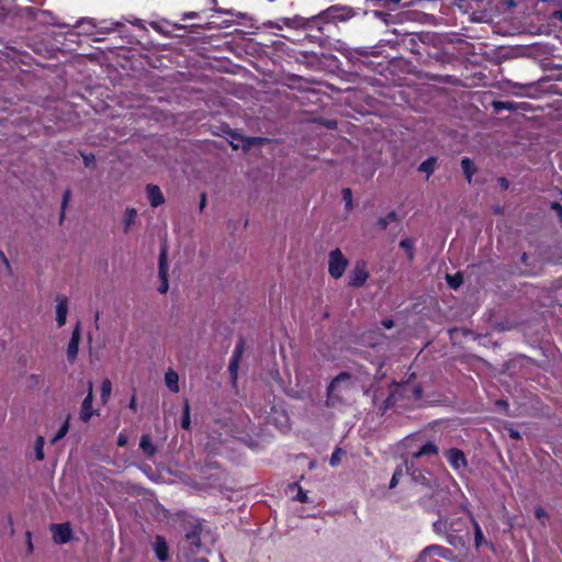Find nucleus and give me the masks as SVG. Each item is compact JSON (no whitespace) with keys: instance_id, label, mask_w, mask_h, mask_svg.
Listing matches in <instances>:
<instances>
[{"instance_id":"f03ea898","label":"nucleus","mask_w":562,"mask_h":562,"mask_svg":"<svg viewBox=\"0 0 562 562\" xmlns=\"http://www.w3.org/2000/svg\"><path fill=\"white\" fill-rule=\"evenodd\" d=\"M423 458L430 463L438 459V448L434 442H426L413 454L411 461L405 463V468L416 483L431 487L435 482L434 475L429 470H422L419 468Z\"/></svg>"},{"instance_id":"69168bd1","label":"nucleus","mask_w":562,"mask_h":562,"mask_svg":"<svg viewBox=\"0 0 562 562\" xmlns=\"http://www.w3.org/2000/svg\"><path fill=\"white\" fill-rule=\"evenodd\" d=\"M526 258H527V255H526V254H524V255H522V260L525 261V260H526Z\"/></svg>"},{"instance_id":"2f4dec72","label":"nucleus","mask_w":562,"mask_h":562,"mask_svg":"<svg viewBox=\"0 0 562 562\" xmlns=\"http://www.w3.org/2000/svg\"><path fill=\"white\" fill-rule=\"evenodd\" d=\"M150 26L158 33L160 34H164L166 36L170 35L171 31L169 29L166 27V22H158V21H153L149 23Z\"/></svg>"},{"instance_id":"5701e85b","label":"nucleus","mask_w":562,"mask_h":562,"mask_svg":"<svg viewBox=\"0 0 562 562\" xmlns=\"http://www.w3.org/2000/svg\"><path fill=\"white\" fill-rule=\"evenodd\" d=\"M493 108L496 112H499L502 110L516 111L517 109H519V104L514 101H494Z\"/></svg>"},{"instance_id":"412c9836","label":"nucleus","mask_w":562,"mask_h":562,"mask_svg":"<svg viewBox=\"0 0 562 562\" xmlns=\"http://www.w3.org/2000/svg\"><path fill=\"white\" fill-rule=\"evenodd\" d=\"M178 382H179V375L176 371L173 370H168L165 374V383H166V386L173 393H178L179 392V385H178Z\"/></svg>"},{"instance_id":"0eeeda50","label":"nucleus","mask_w":562,"mask_h":562,"mask_svg":"<svg viewBox=\"0 0 562 562\" xmlns=\"http://www.w3.org/2000/svg\"><path fill=\"white\" fill-rule=\"evenodd\" d=\"M430 555H437L439 558H442L443 560L456 562L453 552L450 549L439 544H431L426 547L419 555V561H424L426 560L427 557Z\"/></svg>"},{"instance_id":"bb28decb","label":"nucleus","mask_w":562,"mask_h":562,"mask_svg":"<svg viewBox=\"0 0 562 562\" xmlns=\"http://www.w3.org/2000/svg\"><path fill=\"white\" fill-rule=\"evenodd\" d=\"M187 540L194 547L200 548V528L194 527L193 530L186 535Z\"/></svg>"},{"instance_id":"a18cd8bd","label":"nucleus","mask_w":562,"mask_h":562,"mask_svg":"<svg viewBox=\"0 0 562 562\" xmlns=\"http://www.w3.org/2000/svg\"><path fill=\"white\" fill-rule=\"evenodd\" d=\"M128 438L125 434L121 432L117 437V445L120 447H125L127 445Z\"/></svg>"},{"instance_id":"f3484780","label":"nucleus","mask_w":562,"mask_h":562,"mask_svg":"<svg viewBox=\"0 0 562 562\" xmlns=\"http://www.w3.org/2000/svg\"><path fill=\"white\" fill-rule=\"evenodd\" d=\"M154 551L159 561H166L169 558V548L166 540L157 536L154 541Z\"/></svg>"},{"instance_id":"de8ad7c7","label":"nucleus","mask_w":562,"mask_h":562,"mask_svg":"<svg viewBox=\"0 0 562 562\" xmlns=\"http://www.w3.org/2000/svg\"><path fill=\"white\" fill-rule=\"evenodd\" d=\"M83 160H85L86 167H91L93 165V162H94V157L92 155L85 156Z\"/></svg>"},{"instance_id":"7ed1b4c3","label":"nucleus","mask_w":562,"mask_h":562,"mask_svg":"<svg viewBox=\"0 0 562 562\" xmlns=\"http://www.w3.org/2000/svg\"><path fill=\"white\" fill-rule=\"evenodd\" d=\"M356 384L352 376L342 372L336 376L327 389L326 404L336 407L341 404H348L356 394Z\"/></svg>"},{"instance_id":"4c0bfd02","label":"nucleus","mask_w":562,"mask_h":562,"mask_svg":"<svg viewBox=\"0 0 562 562\" xmlns=\"http://www.w3.org/2000/svg\"><path fill=\"white\" fill-rule=\"evenodd\" d=\"M341 454H342V450L341 449H336L333 452V454L330 457V460H329V463H330L331 467H336L340 462Z\"/></svg>"},{"instance_id":"c9c22d12","label":"nucleus","mask_w":562,"mask_h":562,"mask_svg":"<svg viewBox=\"0 0 562 562\" xmlns=\"http://www.w3.org/2000/svg\"><path fill=\"white\" fill-rule=\"evenodd\" d=\"M402 475H403V469L402 468H397L395 470V472L393 473V475H392V479H391V482H390V488H394L398 484L400 477Z\"/></svg>"},{"instance_id":"4d7b16f0","label":"nucleus","mask_w":562,"mask_h":562,"mask_svg":"<svg viewBox=\"0 0 562 562\" xmlns=\"http://www.w3.org/2000/svg\"><path fill=\"white\" fill-rule=\"evenodd\" d=\"M383 325H384V327H386V328H392V327H393V321H390V319H389V321H384V322H383Z\"/></svg>"},{"instance_id":"f8f14e48","label":"nucleus","mask_w":562,"mask_h":562,"mask_svg":"<svg viewBox=\"0 0 562 562\" xmlns=\"http://www.w3.org/2000/svg\"><path fill=\"white\" fill-rule=\"evenodd\" d=\"M81 338L80 325L77 324L72 330L68 347H67V359L72 362L77 358L79 351V342Z\"/></svg>"},{"instance_id":"3c124183","label":"nucleus","mask_w":562,"mask_h":562,"mask_svg":"<svg viewBox=\"0 0 562 562\" xmlns=\"http://www.w3.org/2000/svg\"><path fill=\"white\" fill-rule=\"evenodd\" d=\"M373 14H374V16H376L378 19H381V20H383L384 22H386V16H387V14H386V13H384V12H382V11H378V10H376V11H374V12H373Z\"/></svg>"},{"instance_id":"a211bd4d","label":"nucleus","mask_w":562,"mask_h":562,"mask_svg":"<svg viewBox=\"0 0 562 562\" xmlns=\"http://www.w3.org/2000/svg\"><path fill=\"white\" fill-rule=\"evenodd\" d=\"M75 27H79L85 35H94L97 31V22L90 18H83L75 24Z\"/></svg>"},{"instance_id":"e2e57ef3","label":"nucleus","mask_w":562,"mask_h":562,"mask_svg":"<svg viewBox=\"0 0 562 562\" xmlns=\"http://www.w3.org/2000/svg\"><path fill=\"white\" fill-rule=\"evenodd\" d=\"M501 182H502V186H503V187L507 188V186H508V184H507L506 179L502 178V179H501Z\"/></svg>"},{"instance_id":"b1692460","label":"nucleus","mask_w":562,"mask_h":562,"mask_svg":"<svg viewBox=\"0 0 562 562\" xmlns=\"http://www.w3.org/2000/svg\"><path fill=\"white\" fill-rule=\"evenodd\" d=\"M461 167H462V170H463L468 181L471 182L472 176L475 171L474 164L472 162V160L470 158H463L461 160Z\"/></svg>"},{"instance_id":"9b49d317","label":"nucleus","mask_w":562,"mask_h":562,"mask_svg":"<svg viewBox=\"0 0 562 562\" xmlns=\"http://www.w3.org/2000/svg\"><path fill=\"white\" fill-rule=\"evenodd\" d=\"M368 271L363 262H357L349 274V284L352 286H361L368 279Z\"/></svg>"},{"instance_id":"c756f323","label":"nucleus","mask_w":562,"mask_h":562,"mask_svg":"<svg viewBox=\"0 0 562 562\" xmlns=\"http://www.w3.org/2000/svg\"><path fill=\"white\" fill-rule=\"evenodd\" d=\"M400 389H401L400 384H397V383L392 384L391 393H390L389 397L383 402V411H386L395 402L394 394Z\"/></svg>"},{"instance_id":"c03bdc74","label":"nucleus","mask_w":562,"mask_h":562,"mask_svg":"<svg viewBox=\"0 0 562 562\" xmlns=\"http://www.w3.org/2000/svg\"><path fill=\"white\" fill-rule=\"evenodd\" d=\"M535 515H536L537 519H539V520H542L547 517L546 510L540 506L536 507Z\"/></svg>"},{"instance_id":"bf43d9fd","label":"nucleus","mask_w":562,"mask_h":562,"mask_svg":"<svg viewBox=\"0 0 562 562\" xmlns=\"http://www.w3.org/2000/svg\"><path fill=\"white\" fill-rule=\"evenodd\" d=\"M215 27H216V26H215L214 22H209V23L206 24V27H205V29H207V30H213V29H215Z\"/></svg>"},{"instance_id":"473e14b6","label":"nucleus","mask_w":562,"mask_h":562,"mask_svg":"<svg viewBox=\"0 0 562 562\" xmlns=\"http://www.w3.org/2000/svg\"><path fill=\"white\" fill-rule=\"evenodd\" d=\"M396 220V214L394 212L389 213L385 217H381L378 221V226L381 229H385L387 225Z\"/></svg>"},{"instance_id":"49530a36","label":"nucleus","mask_w":562,"mask_h":562,"mask_svg":"<svg viewBox=\"0 0 562 562\" xmlns=\"http://www.w3.org/2000/svg\"><path fill=\"white\" fill-rule=\"evenodd\" d=\"M552 19L562 23V8L552 12Z\"/></svg>"},{"instance_id":"052dcab7","label":"nucleus","mask_w":562,"mask_h":562,"mask_svg":"<svg viewBox=\"0 0 562 562\" xmlns=\"http://www.w3.org/2000/svg\"><path fill=\"white\" fill-rule=\"evenodd\" d=\"M231 25H232V23L229 21H223V24H222L223 27H229Z\"/></svg>"},{"instance_id":"5fc2aeb1","label":"nucleus","mask_w":562,"mask_h":562,"mask_svg":"<svg viewBox=\"0 0 562 562\" xmlns=\"http://www.w3.org/2000/svg\"><path fill=\"white\" fill-rule=\"evenodd\" d=\"M496 405L502 407V408H504V409H506L508 407V404L506 402H504V401H497Z\"/></svg>"},{"instance_id":"09e8293b","label":"nucleus","mask_w":562,"mask_h":562,"mask_svg":"<svg viewBox=\"0 0 562 562\" xmlns=\"http://www.w3.org/2000/svg\"><path fill=\"white\" fill-rule=\"evenodd\" d=\"M509 436L515 440H519L521 438L519 431L513 428L509 429Z\"/></svg>"},{"instance_id":"6e6552de","label":"nucleus","mask_w":562,"mask_h":562,"mask_svg":"<svg viewBox=\"0 0 562 562\" xmlns=\"http://www.w3.org/2000/svg\"><path fill=\"white\" fill-rule=\"evenodd\" d=\"M53 540L57 544H65L70 541L72 537V529L68 522L52 525Z\"/></svg>"},{"instance_id":"423d86ee","label":"nucleus","mask_w":562,"mask_h":562,"mask_svg":"<svg viewBox=\"0 0 562 562\" xmlns=\"http://www.w3.org/2000/svg\"><path fill=\"white\" fill-rule=\"evenodd\" d=\"M347 263V259L339 249L329 252L328 271L333 278L339 279L344 274Z\"/></svg>"},{"instance_id":"39448f33","label":"nucleus","mask_w":562,"mask_h":562,"mask_svg":"<svg viewBox=\"0 0 562 562\" xmlns=\"http://www.w3.org/2000/svg\"><path fill=\"white\" fill-rule=\"evenodd\" d=\"M22 13L30 16L32 20L38 22L40 24L56 25L59 27L69 26V24L59 23L57 21V18L52 12L46 10H38L32 7H25Z\"/></svg>"},{"instance_id":"e433bc0d","label":"nucleus","mask_w":562,"mask_h":562,"mask_svg":"<svg viewBox=\"0 0 562 562\" xmlns=\"http://www.w3.org/2000/svg\"><path fill=\"white\" fill-rule=\"evenodd\" d=\"M342 199L346 203V207L350 209L352 206V192L350 189H344L342 190Z\"/></svg>"},{"instance_id":"79ce46f5","label":"nucleus","mask_w":562,"mask_h":562,"mask_svg":"<svg viewBox=\"0 0 562 562\" xmlns=\"http://www.w3.org/2000/svg\"><path fill=\"white\" fill-rule=\"evenodd\" d=\"M236 16L240 18V19H244V20H249L250 23H249V26L250 27H254L256 30H259V26H257L254 21H252V18L248 16L246 13H241V12H238L235 14Z\"/></svg>"},{"instance_id":"a878e982","label":"nucleus","mask_w":562,"mask_h":562,"mask_svg":"<svg viewBox=\"0 0 562 562\" xmlns=\"http://www.w3.org/2000/svg\"><path fill=\"white\" fill-rule=\"evenodd\" d=\"M436 166V158L430 157L423 161L418 168L420 172L427 173V176H430L435 171Z\"/></svg>"},{"instance_id":"f704fd0d","label":"nucleus","mask_w":562,"mask_h":562,"mask_svg":"<svg viewBox=\"0 0 562 562\" xmlns=\"http://www.w3.org/2000/svg\"><path fill=\"white\" fill-rule=\"evenodd\" d=\"M447 282L452 289H457L462 283V278L459 274L450 276L447 274Z\"/></svg>"},{"instance_id":"c85d7f7f","label":"nucleus","mask_w":562,"mask_h":562,"mask_svg":"<svg viewBox=\"0 0 562 562\" xmlns=\"http://www.w3.org/2000/svg\"><path fill=\"white\" fill-rule=\"evenodd\" d=\"M190 424H191L190 406H189V403L186 402L184 403V407H183V414H182V417H181V427L183 429H189L190 428Z\"/></svg>"},{"instance_id":"37998d69","label":"nucleus","mask_w":562,"mask_h":562,"mask_svg":"<svg viewBox=\"0 0 562 562\" xmlns=\"http://www.w3.org/2000/svg\"><path fill=\"white\" fill-rule=\"evenodd\" d=\"M243 349H244V342H243V340H240L235 348L233 358H237L239 360V358L243 353Z\"/></svg>"},{"instance_id":"1a4fd4ad","label":"nucleus","mask_w":562,"mask_h":562,"mask_svg":"<svg viewBox=\"0 0 562 562\" xmlns=\"http://www.w3.org/2000/svg\"><path fill=\"white\" fill-rule=\"evenodd\" d=\"M87 387H88V394L87 396L85 397V400L82 401L81 403V409H80V419L85 423L89 422L91 419V417L97 414V412H94L92 409V402H93V384H92V381H88L87 382Z\"/></svg>"},{"instance_id":"cd10ccee","label":"nucleus","mask_w":562,"mask_h":562,"mask_svg":"<svg viewBox=\"0 0 562 562\" xmlns=\"http://www.w3.org/2000/svg\"><path fill=\"white\" fill-rule=\"evenodd\" d=\"M111 392H112V384L110 382V380L105 379L102 384H101V401L103 404H105L110 396H111Z\"/></svg>"},{"instance_id":"603ef678","label":"nucleus","mask_w":562,"mask_h":562,"mask_svg":"<svg viewBox=\"0 0 562 562\" xmlns=\"http://www.w3.org/2000/svg\"><path fill=\"white\" fill-rule=\"evenodd\" d=\"M552 209L555 210L558 215L562 218V206L559 203H552Z\"/></svg>"},{"instance_id":"4be33fe9","label":"nucleus","mask_w":562,"mask_h":562,"mask_svg":"<svg viewBox=\"0 0 562 562\" xmlns=\"http://www.w3.org/2000/svg\"><path fill=\"white\" fill-rule=\"evenodd\" d=\"M137 217V211L134 207H127L124 212L123 223H124V232L127 233L131 229V226L135 223Z\"/></svg>"},{"instance_id":"864d4df0","label":"nucleus","mask_w":562,"mask_h":562,"mask_svg":"<svg viewBox=\"0 0 562 562\" xmlns=\"http://www.w3.org/2000/svg\"><path fill=\"white\" fill-rule=\"evenodd\" d=\"M133 23H134V25H136L138 29H140V30H146L145 24H144V21H142V20H135V22H133Z\"/></svg>"},{"instance_id":"393cba45","label":"nucleus","mask_w":562,"mask_h":562,"mask_svg":"<svg viewBox=\"0 0 562 562\" xmlns=\"http://www.w3.org/2000/svg\"><path fill=\"white\" fill-rule=\"evenodd\" d=\"M69 422H70V415H68L66 417L64 424L61 425V427L59 428L57 434L52 438V440H50L52 445L56 443L57 441H59L67 435V432L69 430Z\"/></svg>"},{"instance_id":"aec40b11","label":"nucleus","mask_w":562,"mask_h":562,"mask_svg":"<svg viewBox=\"0 0 562 562\" xmlns=\"http://www.w3.org/2000/svg\"><path fill=\"white\" fill-rule=\"evenodd\" d=\"M139 448L148 458H153L157 452V449L155 445L151 442V439L148 435L142 436L139 441Z\"/></svg>"},{"instance_id":"58836bf2","label":"nucleus","mask_w":562,"mask_h":562,"mask_svg":"<svg viewBox=\"0 0 562 562\" xmlns=\"http://www.w3.org/2000/svg\"><path fill=\"white\" fill-rule=\"evenodd\" d=\"M238 359L237 358H232L231 360V363H229V372H231V375L233 379H236L237 378V372H238Z\"/></svg>"},{"instance_id":"6e6d98bb","label":"nucleus","mask_w":562,"mask_h":562,"mask_svg":"<svg viewBox=\"0 0 562 562\" xmlns=\"http://www.w3.org/2000/svg\"><path fill=\"white\" fill-rule=\"evenodd\" d=\"M196 15L195 12H189L183 15V20L193 19Z\"/></svg>"},{"instance_id":"20e7f679","label":"nucleus","mask_w":562,"mask_h":562,"mask_svg":"<svg viewBox=\"0 0 562 562\" xmlns=\"http://www.w3.org/2000/svg\"><path fill=\"white\" fill-rule=\"evenodd\" d=\"M462 520L459 518H449L440 516L438 520L434 522V530L437 533L447 535V541L456 546L460 538L451 532H459L462 529Z\"/></svg>"},{"instance_id":"72a5a7b5","label":"nucleus","mask_w":562,"mask_h":562,"mask_svg":"<svg viewBox=\"0 0 562 562\" xmlns=\"http://www.w3.org/2000/svg\"><path fill=\"white\" fill-rule=\"evenodd\" d=\"M400 247L403 248L405 251H407L408 258H413V248H414V241L411 238H405L401 240Z\"/></svg>"},{"instance_id":"0e129e2a","label":"nucleus","mask_w":562,"mask_h":562,"mask_svg":"<svg viewBox=\"0 0 562 562\" xmlns=\"http://www.w3.org/2000/svg\"><path fill=\"white\" fill-rule=\"evenodd\" d=\"M0 255H1V257H2V259H3V261H4V263L9 267V261H8V259L5 258V256H4L2 252H1Z\"/></svg>"},{"instance_id":"13d9d810","label":"nucleus","mask_w":562,"mask_h":562,"mask_svg":"<svg viewBox=\"0 0 562 562\" xmlns=\"http://www.w3.org/2000/svg\"><path fill=\"white\" fill-rule=\"evenodd\" d=\"M29 549L32 550L31 532H26Z\"/></svg>"},{"instance_id":"680f3d73","label":"nucleus","mask_w":562,"mask_h":562,"mask_svg":"<svg viewBox=\"0 0 562 562\" xmlns=\"http://www.w3.org/2000/svg\"><path fill=\"white\" fill-rule=\"evenodd\" d=\"M205 205V196L203 195L202 201L200 203V209L202 210Z\"/></svg>"},{"instance_id":"6ab92c4d","label":"nucleus","mask_w":562,"mask_h":562,"mask_svg":"<svg viewBox=\"0 0 562 562\" xmlns=\"http://www.w3.org/2000/svg\"><path fill=\"white\" fill-rule=\"evenodd\" d=\"M122 23L116 21H101L97 23L95 34H108L117 31Z\"/></svg>"},{"instance_id":"a19ab883","label":"nucleus","mask_w":562,"mask_h":562,"mask_svg":"<svg viewBox=\"0 0 562 562\" xmlns=\"http://www.w3.org/2000/svg\"><path fill=\"white\" fill-rule=\"evenodd\" d=\"M295 499H297L301 503H306L308 501V496L306 492H304L301 487L297 488V495L295 496Z\"/></svg>"},{"instance_id":"f257e3e1","label":"nucleus","mask_w":562,"mask_h":562,"mask_svg":"<svg viewBox=\"0 0 562 562\" xmlns=\"http://www.w3.org/2000/svg\"><path fill=\"white\" fill-rule=\"evenodd\" d=\"M357 11L350 7L346 5H331L326 10L322 11L319 14L303 18L300 15H294L292 18H281L278 21H266L262 23L263 27H271L277 30H282L283 27L289 29H304L312 30L316 29L318 31H324V25L328 23H337V22H347L351 18L356 15Z\"/></svg>"},{"instance_id":"ea45409f","label":"nucleus","mask_w":562,"mask_h":562,"mask_svg":"<svg viewBox=\"0 0 562 562\" xmlns=\"http://www.w3.org/2000/svg\"><path fill=\"white\" fill-rule=\"evenodd\" d=\"M70 198H71V191L66 190L63 195V202H61V217L64 216L65 209H66L67 203L69 202Z\"/></svg>"},{"instance_id":"2eb2a0df","label":"nucleus","mask_w":562,"mask_h":562,"mask_svg":"<svg viewBox=\"0 0 562 562\" xmlns=\"http://www.w3.org/2000/svg\"><path fill=\"white\" fill-rule=\"evenodd\" d=\"M146 192L151 207H157L165 203L164 194L158 186L148 184Z\"/></svg>"},{"instance_id":"8fccbe9b","label":"nucleus","mask_w":562,"mask_h":562,"mask_svg":"<svg viewBox=\"0 0 562 562\" xmlns=\"http://www.w3.org/2000/svg\"><path fill=\"white\" fill-rule=\"evenodd\" d=\"M128 407L130 409H132L133 412H136L137 411V403H136V397L135 395L132 396V400L128 404Z\"/></svg>"},{"instance_id":"9d476101","label":"nucleus","mask_w":562,"mask_h":562,"mask_svg":"<svg viewBox=\"0 0 562 562\" xmlns=\"http://www.w3.org/2000/svg\"><path fill=\"white\" fill-rule=\"evenodd\" d=\"M159 279L160 285L158 286V291L161 294L167 293L168 285V265H167V247L164 246L159 256Z\"/></svg>"},{"instance_id":"ddd939ff","label":"nucleus","mask_w":562,"mask_h":562,"mask_svg":"<svg viewBox=\"0 0 562 562\" xmlns=\"http://www.w3.org/2000/svg\"><path fill=\"white\" fill-rule=\"evenodd\" d=\"M68 299L65 295L56 296V322L58 327H63L67 321Z\"/></svg>"},{"instance_id":"4468645a","label":"nucleus","mask_w":562,"mask_h":562,"mask_svg":"<svg viewBox=\"0 0 562 562\" xmlns=\"http://www.w3.org/2000/svg\"><path fill=\"white\" fill-rule=\"evenodd\" d=\"M446 458L449 464L457 471H460L467 467L465 457L459 449H449L446 452Z\"/></svg>"},{"instance_id":"dca6fc26","label":"nucleus","mask_w":562,"mask_h":562,"mask_svg":"<svg viewBox=\"0 0 562 562\" xmlns=\"http://www.w3.org/2000/svg\"><path fill=\"white\" fill-rule=\"evenodd\" d=\"M471 521L474 528V546L475 549L479 550L483 544L488 547L492 551H495V546L492 542L485 540L483 531L479 525V522L471 517Z\"/></svg>"},{"instance_id":"7c9ffc66","label":"nucleus","mask_w":562,"mask_h":562,"mask_svg":"<svg viewBox=\"0 0 562 562\" xmlns=\"http://www.w3.org/2000/svg\"><path fill=\"white\" fill-rule=\"evenodd\" d=\"M44 443H45L44 438L42 436L37 437L36 442H35V458L37 460L44 459Z\"/></svg>"}]
</instances>
